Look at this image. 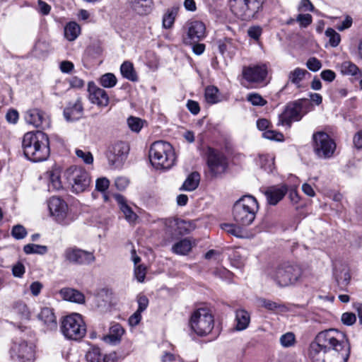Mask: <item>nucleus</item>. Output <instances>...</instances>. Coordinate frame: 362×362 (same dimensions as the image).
Returning a JSON list of instances; mask_svg holds the SVG:
<instances>
[{
	"mask_svg": "<svg viewBox=\"0 0 362 362\" xmlns=\"http://www.w3.org/2000/svg\"><path fill=\"white\" fill-rule=\"evenodd\" d=\"M313 150L318 158H329L336 149L334 140L325 132H318L313 134Z\"/></svg>",
	"mask_w": 362,
	"mask_h": 362,
	"instance_id": "nucleus-10",
	"label": "nucleus"
},
{
	"mask_svg": "<svg viewBox=\"0 0 362 362\" xmlns=\"http://www.w3.org/2000/svg\"><path fill=\"white\" fill-rule=\"evenodd\" d=\"M117 78L112 73H107L100 78V84L107 88H112L117 84Z\"/></svg>",
	"mask_w": 362,
	"mask_h": 362,
	"instance_id": "nucleus-43",
	"label": "nucleus"
},
{
	"mask_svg": "<svg viewBox=\"0 0 362 362\" xmlns=\"http://www.w3.org/2000/svg\"><path fill=\"white\" fill-rule=\"evenodd\" d=\"M149 159L156 169H170L175 162V154L172 145L165 141L153 143L149 150Z\"/></svg>",
	"mask_w": 362,
	"mask_h": 362,
	"instance_id": "nucleus-3",
	"label": "nucleus"
},
{
	"mask_svg": "<svg viewBox=\"0 0 362 362\" xmlns=\"http://www.w3.org/2000/svg\"><path fill=\"white\" fill-rule=\"evenodd\" d=\"M49 189L51 188L53 190H59L62 188V183L60 179V171L58 169H54L49 173Z\"/></svg>",
	"mask_w": 362,
	"mask_h": 362,
	"instance_id": "nucleus-39",
	"label": "nucleus"
},
{
	"mask_svg": "<svg viewBox=\"0 0 362 362\" xmlns=\"http://www.w3.org/2000/svg\"><path fill=\"white\" fill-rule=\"evenodd\" d=\"M207 163L211 172L214 175L223 173L228 165L226 157L214 148L208 149Z\"/></svg>",
	"mask_w": 362,
	"mask_h": 362,
	"instance_id": "nucleus-16",
	"label": "nucleus"
},
{
	"mask_svg": "<svg viewBox=\"0 0 362 362\" xmlns=\"http://www.w3.org/2000/svg\"><path fill=\"white\" fill-rule=\"evenodd\" d=\"M325 35L329 37V44L332 47H337L340 42V35L332 28H327Z\"/></svg>",
	"mask_w": 362,
	"mask_h": 362,
	"instance_id": "nucleus-46",
	"label": "nucleus"
},
{
	"mask_svg": "<svg viewBox=\"0 0 362 362\" xmlns=\"http://www.w3.org/2000/svg\"><path fill=\"white\" fill-rule=\"evenodd\" d=\"M129 185V180L124 177H119L115 181V186L118 190H124Z\"/></svg>",
	"mask_w": 362,
	"mask_h": 362,
	"instance_id": "nucleus-60",
	"label": "nucleus"
},
{
	"mask_svg": "<svg viewBox=\"0 0 362 362\" xmlns=\"http://www.w3.org/2000/svg\"><path fill=\"white\" fill-rule=\"evenodd\" d=\"M334 276L338 287L341 291L345 290L351 280L349 269L346 265L336 267L334 271Z\"/></svg>",
	"mask_w": 362,
	"mask_h": 362,
	"instance_id": "nucleus-24",
	"label": "nucleus"
},
{
	"mask_svg": "<svg viewBox=\"0 0 362 362\" xmlns=\"http://www.w3.org/2000/svg\"><path fill=\"white\" fill-rule=\"evenodd\" d=\"M247 100L250 102L252 105L256 106H264L267 104V100H264L259 94L255 93L248 94Z\"/></svg>",
	"mask_w": 362,
	"mask_h": 362,
	"instance_id": "nucleus-47",
	"label": "nucleus"
},
{
	"mask_svg": "<svg viewBox=\"0 0 362 362\" xmlns=\"http://www.w3.org/2000/svg\"><path fill=\"white\" fill-rule=\"evenodd\" d=\"M259 206L256 199L250 195L243 196L233 206V219L238 225H251L258 211Z\"/></svg>",
	"mask_w": 362,
	"mask_h": 362,
	"instance_id": "nucleus-4",
	"label": "nucleus"
},
{
	"mask_svg": "<svg viewBox=\"0 0 362 362\" xmlns=\"http://www.w3.org/2000/svg\"><path fill=\"white\" fill-rule=\"evenodd\" d=\"M296 21L300 23V25L303 28H306L311 24L313 18L310 14H298Z\"/></svg>",
	"mask_w": 362,
	"mask_h": 362,
	"instance_id": "nucleus-52",
	"label": "nucleus"
},
{
	"mask_svg": "<svg viewBox=\"0 0 362 362\" xmlns=\"http://www.w3.org/2000/svg\"><path fill=\"white\" fill-rule=\"evenodd\" d=\"M302 271L298 265L283 264L270 272V277L279 286H288L296 283L301 276Z\"/></svg>",
	"mask_w": 362,
	"mask_h": 362,
	"instance_id": "nucleus-7",
	"label": "nucleus"
},
{
	"mask_svg": "<svg viewBox=\"0 0 362 362\" xmlns=\"http://www.w3.org/2000/svg\"><path fill=\"white\" fill-rule=\"evenodd\" d=\"M320 75H321L322 78L324 81H329V82L333 81L336 77L335 73L330 69H327V70L322 71L321 72Z\"/></svg>",
	"mask_w": 362,
	"mask_h": 362,
	"instance_id": "nucleus-64",
	"label": "nucleus"
},
{
	"mask_svg": "<svg viewBox=\"0 0 362 362\" xmlns=\"http://www.w3.org/2000/svg\"><path fill=\"white\" fill-rule=\"evenodd\" d=\"M47 247L45 245H36L33 243L27 244L23 247V251L27 255H45L47 252Z\"/></svg>",
	"mask_w": 362,
	"mask_h": 362,
	"instance_id": "nucleus-41",
	"label": "nucleus"
},
{
	"mask_svg": "<svg viewBox=\"0 0 362 362\" xmlns=\"http://www.w3.org/2000/svg\"><path fill=\"white\" fill-rule=\"evenodd\" d=\"M87 362H104L103 354L100 348L91 347L86 355Z\"/></svg>",
	"mask_w": 362,
	"mask_h": 362,
	"instance_id": "nucleus-40",
	"label": "nucleus"
},
{
	"mask_svg": "<svg viewBox=\"0 0 362 362\" xmlns=\"http://www.w3.org/2000/svg\"><path fill=\"white\" fill-rule=\"evenodd\" d=\"M306 74H310L307 70L298 67L296 68L288 73L287 85L291 83L297 88H300L301 82L305 78Z\"/></svg>",
	"mask_w": 362,
	"mask_h": 362,
	"instance_id": "nucleus-30",
	"label": "nucleus"
},
{
	"mask_svg": "<svg viewBox=\"0 0 362 362\" xmlns=\"http://www.w3.org/2000/svg\"><path fill=\"white\" fill-rule=\"evenodd\" d=\"M69 85L71 88H81L84 86V81L77 76H73L69 80Z\"/></svg>",
	"mask_w": 362,
	"mask_h": 362,
	"instance_id": "nucleus-63",
	"label": "nucleus"
},
{
	"mask_svg": "<svg viewBox=\"0 0 362 362\" xmlns=\"http://www.w3.org/2000/svg\"><path fill=\"white\" fill-rule=\"evenodd\" d=\"M235 329L243 331L250 324V315L247 311L244 309L237 310L235 312Z\"/></svg>",
	"mask_w": 362,
	"mask_h": 362,
	"instance_id": "nucleus-31",
	"label": "nucleus"
},
{
	"mask_svg": "<svg viewBox=\"0 0 362 362\" xmlns=\"http://www.w3.org/2000/svg\"><path fill=\"white\" fill-rule=\"evenodd\" d=\"M127 124L132 131L139 132L143 127L144 122L141 119L132 116L128 118Z\"/></svg>",
	"mask_w": 362,
	"mask_h": 362,
	"instance_id": "nucleus-45",
	"label": "nucleus"
},
{
	"mask_svg": "<svg viewBox=\"0 0 362 362\" xmlns=\"http://www.w3.org/2000/svg\"><path fill=\"white\" fill-rule=\"evenodd\" d=\"M350 349L346 334L329 329L318 333L310 344L309 356L313 362H346Z\"/></svg>",
	"mask_w": 362,
	"mask_h": 362,
	"instance_id": "nucleus-1",
	"label": "nucleus"
},
{
	"mask_svg": "<svg viewBox=\"0 0 362 362\" xmlns=\"http://www.w3.org/2000/svg\"><path fill=\"white\" fill-rule=\"evenodd\" d=\"M11 356L18 362L30 361L33 357V349L25 341L14 344L11 349Z\"/></svg>",
	"mask_w": 362,
	"mask_h": 362,
	"instance_id": "nucleus-19",
	"label": "nucleus"
},
{
	"mask_svg": "<svg viewBox=\"0 0 362 362\" xmlns=\"http://www.w3.org/2000/svg\"><path fill=\"white\" fill-rule=\"evenodd\" d=\"M192 247V242L189 240L185 238L173 245L172 250L175 254L185 255L190 252Z\"/></svg>",
	"mask_w": 362,
	"mask_h": 362,
	"instance_id": "nucleus-36",
	"label": "nucleus"
},
{
	"mask_svg": "<svg viewBox=\"0 0 362 362\" xmlns=\"http://www.w3.org/2000/svg\"><path fill=\"white\" fill-rule=\"evenodd\" d=\"M259 163L262 168L268 173L274 169V158L269 155H262L259 158Z\"/></svg>",
	"mask_w": 362,
	"mask_h": 362,
	"instance_id": "nucleus-42",
	"label": "nucleus"
},
{
	"mask_svg": "<svg viewBox=\"0 0 362 362\" xmlns=\"http://www.w3.org/2000/svg\"><path fill=\"white\" fill-rule=\"evenodd\" d=\"M113 197L119 204V209L123 213L125 219L131 224L135 223L138 218V216L127 204L124 197L119 194H113Z\"/></svg>",
	"mask_w": 362,
	"mask_h": 362,
	"instance_id": "nucleus-25",
	"label": "nucleus"
},
{
	"mask_svg": "<svg viewBox=\"0 0 362 362\" xmlns=\"http://www.w3.org/2000/svg\"><path fill=\"white\" fill-rule=\"evenodd\" d=\"M166 225L171 228L175 235H185L194 229V224L192 221H187L179 218L168 220Z\"/></svg>",
	"mask_w": 362,
	"mask_h": 362,
	"instance_id": "nucleus-20",
	"label": "nucleus"
},
{
	"mask_svg": "<svg viewBox=\"0 0 362 362\" xmlns=\"http://www.w3.org/2000/svg\"><path fill=\"white\" fill-rule=\"evenodd\" d=\"M262 136L267 139L276 141H281L284 137L282 134L273 130H266Z\"/></svg>",
	"mask_w": 362,
	"mask_h": 362,
	"instance_id": "nucleus-53",
	"label": "nucleus"
},
{
	"mask_svg": "<svg viewBox=\"0 0 362 362\" xmlns=\"http://www.w3.org/2000/svg\"><path fill=\"white\" fill-rule=\"evenodd\" d=\"M295 341V335L292 332H287L280 337V343L284 347L292 346Z\"/></svg>",
	"mask_w": 362,
	"mask_h": 362,
	"instance_id": "nucleus-48",
	"label": "nucleus"
},
{
	"mask_svg": "<svg viewBox=\"0 0 362 362\" xmlns=\"http://www.w3.org/2000/svg\"><path fill=\"white\" fill-rule=\"evenodd\" d=\"M88 98L93 104H95L100 107H106L109 104V96L107 92L98 87L93 82L88 83Z\"/></svg>",
	"mask_w": 362,
	"mask_h": 362,
	"instance_id": "nucleus-18",
	"label": "nucleus"
},
{
	"mask_svg": "<svg viewBox=\"0 0 362 362\" xmlns=\"http://www.w3.org/2000/svg\"><path fill=\"white\" fill-rule=\"evenodd\" d=\"M24 119L28 124L42 129L49 128L51 124L49 115L38 108L27 110L24 115Z\"/></svg>",
	"mask_w": 362,
	"mask_h": 362,
	"instance_id": "nucleus-14",
	"label": "nucleus"
},
{
	"mask_svg": "<svg viewBox=\"0 0 362 362\" xmlns=\"http://www.w3.org/2000/svg\"><path fill=\"white\" fill-rule=\"evenodd\" d=\"M240 225L224 223L221 228L228 234H231L239 238H250L252 235L246 230L243 229Z\"/></svg>",
	"mask_w": 362,
	"mask_h": 362,
	"instance_id": "nucleus-28",
	"label": "nucleus"
},
{
	"mask_svg": "<svg viewBox=\"0 0 362 362\" xmlns=\"http://www.w3.org/2000/svg\"><path fill=\"white\" fill-rule=\"evenodd\" d=\"M11 234L14 238L21 240L27 235V230L23 226L16 225L13 227Z\"/></svg>",
	"mask_w": 362,
	"mask_h": 362,
	"instance_id": "nucleus-49",
	"label": "nucleus"
},
{
	"mask_svg": "<svg viewBox=\"0 0 362 362\" xmlns=\"http://www.w3.org/2000/svg\"><path fill=\"white\" fill-rule=\"evenodd\" d=\"M124 330L119 324H114L110 328L109 334L103 337L104 341H109L112 344H116L120 341L122 336L124 334Z\"/></svg>",
	"mask_w": 362,
	"mask_h": 362,
	"instance_id": "nucleus-32",
	"label": "nucleus"
},
{
	"mask_svg": "<svg viewBox=\"0 0 362 362\" xmlns=\"http://www.w3.org/2000/svg\"><path fill=\"white\" fill-rule=\"evenodd\" d=\"M248 35L255 40H258L262 34V28L259 26L250 27L247 30Z\"/></svg>",
	"mask_w": 362,
	"mask_h": 362,
	"instance_id": "nucleus-61",
	"label": "nucleus"
},
{
	"mask_svg": "<svg viewBox=\"0 0 362 362\" xmlns=\"http://www.w3.org/2000/svg\"><path fill=\"white\" fill-rule=\"evenodd\" d=\"M308 103V99H301L288 103L283 112L279 115L277 124L290 127L293 122L300 120L304 114L303 107Z\"/></svg>",
	"mask_w": 362,
	"mask_h": 362,
	"instance_id": "nucleus-11",
	"label": "nucleus"
},
{
	"mask_svg": "<svg viewBox=\"0 0 362 362\" xmlns=\"http://www.w3.org/2000/svg\"><path fill=\"white\" fill-rule=\"evenodd\" d=\"M109 185H110L109 180L105 177H101V178H98L96 180L95 188L98 191L103 192L106 189H107V188L109 187Z\"/></svg>",
	"mask_w": 362,
	"mask_h": 362,
	"instance_id": "nucleus-54",
	"label": "nucleus"
},
{
	"mask_svg": "<svg viewBox=\"0 0 362 362\" xmlns=\"http://www.w3.org/2000/svg\"><path fill=\"white\" fill-rule=\"evenodd\" d=\"M76 154L86 164H91L93 161V157L89 151H83L81 149H77L76 150Z\"/></svg>",
	"mask_w": 362,
	"mask_h": 362,
	"instance_id": "nucleus-51",
	"label": "nucleus"
},
{
	"mask_svg": "<svg viewBox=\"0 0 362 362\" xmlns=\"http://www.w3.org/2000/svg\"><path fill=\"white\" fill-rule=\"evenodd\" d=\"M137 303L139 305L137 311L142 313L148 305V299L146 296L141 295L137 297Z\"/></svg>",
	"mask_w": 362,
	"mask_h": 362,
	"instance_id": "nucleus-59",
	"label": "nucleus"
},
{
	"mask_svg": "<svg viewBox=\"0 0 362 362\" xmlns=\"http://www.w3.org/2000/svg\"><path fill=\"white\" fill-rule=\"evenodd\" d=\"M130 8L139 15L149 13L153 8V0H128Z\"/></svg>",
	"mask_w": 362,
	"mask_h": 362,
	"instance_id": "nucleus-27",
	"label": "nucleus"
},
{
	"mask_svg": "<svg viewBox=\"0 0 362 362\" xmlns=\"http://www.w3.org/2000/svg\"><path fill=\"white\" fill-rule=\"evenodd\" d=\"M37 11L43 16H47L50 13L51 6L42 0L37 1Z\"/></svg>",
	"mask_w": 362,
	"mask_h": 362,
	"instance_id": "nucleus-55",
	"label": "nucleus"
},
{
	"mask_svg": "<svg viewBox=\"0 0 362 362\" xmlns=\"http://www.w3.org/2000/svg\"><path fill=\"white\" fill-rule=\"evenodd\" d=\"M199 182V173L197 172H193L187 176L180 189L188 192L194 191L198 187Z\"/></svg>",
	"mask_w": 362,
	"mask_h": 362,
	"instance_id": "nucleus-33",
	"label": "nucleus"
},
{
	"mask_svg": "<svg viewBox=\"0 0 362 362\" xmlns=\"http://www.w3.org/2000/svg\"><path fill=\"white\" fill-rule=\"evenodd\" d=\"M64 175L76 193L84 192L90 185V178L87 171L77 166L68 168Z\"/></svg>",
	"mask_w": 362,
	"mask_h": 362,
	"instance_id": "nucleus-9",
	"label": "nucleus"
},
{
	"mask_svg": "<svg viewBox=\"0 0 362 362\" xmlns=\"http://www.w3.org/2000/svg\"><path fill=\"white\" fill-rule=\"evenodd\" d=\"M134 275L139 282H143L146 276V267L143 265L137 266L134 269Z\"/></svg>",
	"mask_w": 362,
	"mask_h": 362,
	"instance_id": "nucleus-58",
	"label": "nucleus"
},
{
	"mask_svg": "<svg viewBox=\"0 0 362 362\" xmlns=\"http://www.w3.org/2000/svg\"><path fill=\"white\" fill-rule=\"evenodd\" d=\"M129 147L124 142L115 143L109 150L107 158L111 165L122 161L123 158L128 153Z\"/></svg>",
	"mask_w": 362,
	"mask_h": 362,
	"instance_id": "nucleus-21",
	"label": "nucleus"
},
{
	"mask_svg": "<svg viewBox=\"0 0 362 362\" xmlns=\"http://www.w3.org/2000/svg\"><path fill=\"white\" fill-rule=\"evenodd\" d=\"M63 257L66 262L75 265H89L95 260L93 252L76 247L66 248Z\"/></svg>",
	"mask_w": 362,
	"mask_h": 362,
	"instance_id": "nucleus-12",
	"label": "nucleus"
},
{
	"mask_svg": "<svg viewBox=\"0 0 362 362\" xmlns=\"http://www.w3.org/2000/svg\"><path fill=\"white\" fill-rule=\"evenodd\" d=\"M83 106L81 100L78 99L74 103H69L64 110V115L68 122H74L80 119L83 115Z\"/></svg>",
	"mask_w": 362,
	"mask_h": 362,
	"instance_id": "nucleus-26",
	"label": "nucleus"
},
{
	"mask_svg": "<svg viewBox=\"0 0 362 362\" xmlns=\"http://www.w3.org/2000/svg\"><path fill=\"white\" fill-rule=\"evenodd\" d=\"M340 71L344 75L361 77L362 74L358 67L350 61H345L340 66Z\"/></svg>",
	"mask_w": 362,
	"mask_h": 362,
	"instance_id": "nucleus-35",
	"label": "nucleus"
},
{
	"mask_svg": "<svg viewBox=\"0 0 362 362\" xmlns=\"http://www.w3.org/2000/svg\"><path fill=\"white\" fill-rule=\"evenodd\" d=\"M189 325L191 330L198 336H206L214 326V317L211 310L206 307L194 310L190 315Z\"/></svg>",
	"mask_w": 362,
	"mask_h": 362,
	"instance_id": "nucleus-5",
	"label": "nucleus"
},
{
	"mask_svg": "<svg viewBox=\"0 0 362 362\" xmlns=\"http://www.w3.org/2000/svg\"><path fill=\"white\" fill-rule=\"evenodd\" d=\"M287 192L288 187L284 185L269 187L265 191V196L268 204L270 205H276L284 197Z\"/></svg>",
	"mask_w": 362,
	"mask_h": 362,
	"instance_id": "nucleus-23",
	"label": "nucleus"
},
{
	"mask_svg": "<svg viewBox=\"0 0 362 362\" xmlns=\"http://www.w3.org/2000/svg\"><path fill=\"white\" fill-rule=\"evenodd\" d=\"M259 303L262 307H264L269 310H275L280 306L278 303L265 298L259 299Z\"/></svg>",
	"mask_w": 362,
	"mask_h": 362,
	"instance_id": "nucleus-56",
	"label": "nucleus"
},
{
	"mask_svg": "<svg viewBox=\"0 0 362 362\" xmlns=\"http://www.w3.org/2000/svg\"><path fill=\"white\" fill-rule=\"evenodd\" d=\"M243 77L247 81L252 83H260L263 82L267 75V66L266 64H256L244 66L242 71Z\"/></svg>",
	"mask_w": 362,
	"mask_h": 362,
	"instance_id": "nucleus-17",
	"label": "nucleus"
},
{
	"mask_svg": "<svg viewBox=\"0 0 362 362\" xmlns=\"http://www.w3.org/2000/svg\"><path fill=\"white\" fill-rule=\"evenodd\" d=\"M298 9V11H313L314 6L313 5L310 0H301Z\"/></svg>",
	"mask_w": 362,
	"mask_h": 362,
	"instance_id": "nucleus-62",
	"label": "nucleus"
},
{
	"mask_svg": "<svg viewBox=\"0 0 362 362\" xmlns=\"http://www.w3.org/2000/svg\"><path fill=\"white\" fill-rule=\"evenodd\" d=\"M120 71L123 77L131 81H136L138 80L133 64L129 62H124L121 65Z\"/></svg>",
	"mask_w": 362,
	"mask_h": 362,
	"instance_id": "nucleus-38",
	"label": "nucleus"
},
{
	"mask_svg": "<svg viewBox=\"0 0 362 362\" xmlns=\"http://www.w3.org/2000/svg\"><path fill=\"white\" fill-rule=\"evenodd\" d=\"M264 0H230L233 13L243 21H250L262 10Z\"/></svg>",
	"mask_w": 362,
	"mask_h": 362,
	"instance_id": "nucleus-8",
	"label": "nucleus"
},
{
	"mask_svg": "<svg viewBox=\"0 0 362 362\" xmlns=\"http://www.w3.org/2000/svg\"><path fill=\"white\" fill-rule=\"evenodd\" d=\"M206 37V26L202 21L192 20L186 23L182 37L185 45L199 42Z\"/></svg>",
	"mask_w": 362,
	"mask_h": 362,
	"instance_id": "nucleus-13",
	"label": "nucleus"
},
{
	"mask_svg": "<svg viewBox=\"0 0 362 362\" xmlns=\"http://www.w3.org/2000/svg\"><path fill=\"white\" fill-rule=\"evenodd\" d=\"M37 318L45 326L46 330L53 331L57 328V317L51 308H42L37 315Z\"/></svg>",
	"mask_w": 362,
	"mask_h": 362,
	"instance_id": "nucleus-22",
	"label": "nucleus"
},
{
	"mask_svg": "<svg viewBox=\"0 0 362 362\" xmlns=\"http://www.w3.org/2000/svg\"><path fill=\"white\" fill-rule=\"evenodd\" d=\"M177 11L178 8L175 7L167 9L162 19V26L163 28L170 29L173 26Z\"/></svg>",
	"mask_w": 362,
	"mask_h": 362,
	"instance_id": "nucleus-34",
	"label": "nucleus"
},
{
	"mask_svg": "<svg viewBox=\"0 0 362 362\" xmlns=\"http://www.w3.org/2000/svg\"><path fill=\"white\" fill-rule=\"evenodd\" d=\"M48 208L50 215L56 221L62 224H66L68 214V205L62 199L57 197H52L48 201Z\"/></svg>",
	"mask_w": 362,
	"mask_h": 362,
	"instance_id": "nucleus-15",
	"label": "nucleus"
},
{
	"mask_svg": "<svg viewBox=\"0 0 362 362\" xmlns=\"http://www.w3.org/2000/svg\"><path fill=\"white\" fill-rule=\"evenodd\" d=\"M218 90L214 86H208L205 90V99L208 103L214 104L218 101Z\"/></svg>",
	"mask_w": 362,
	"mask_h": 362,
	"instance_id": "nucleus-44",
	"label": "nucleus"
},
{
	"mask_svg": "<svg viewBox=\"0 0 362 362\" xmlns=\"http://www.w3.org/2000/svg\"><path fill=\"white\" fill-rule=\"evenodd\" d=\"M60 331L66 339L78 341L86 335V326L80 314L72 313L62 319Z\"/></svg>",
	"mask_w": 362,
	"mask_h": 362,
	"instance_id": "nucleus-6",
	"label": "nucleus"
},
{
	"mask_svg": "<svg viewBox=\"0 0 362 362\" xmlns=\"http://www.w3.org/2000/svg\"><path fill=\"white\" fill-rule=\"evenodd\" d=\"M356 317L352 313H345L341 315V321L346 325H352L356 322Z\"/></svg>",
	"mask_w": 362,
	"mask_h": 362,
	"instance_id": "nucleus-57",
	"label": "nucleus"
},
{
	"mask_svg": "<svg viewBox=\"0 0 362 362\" xmlns=\"http://www.w3.org/2000/svg\"><path fill=\"white\" fill-rule=\"evenodd\" d=\"M81 33L80 26L75 22H70L64 28V36L69 41H74Z\"/></svg>",
	"mask_w": 362,
	"mask_h": 362,
	"instance_id": "nucleus-37",
	"label": "nucleus"
},
{
	"mask_svg": "<svg viewBox=\"0 0 362 362\" xmlns=\"http://www.w3.org/2000/svg\"><path fill=\"white\" fill-rule=\"evenodd\" d=\"M22 147L25 156L33 162L45 160L49 156V138L42 131L25 133L23 138Z\"/></svg>",
	"mask_w": 362,
	"mask_h": 362,
	"instance_id": "nucleus-2",
	"label": "nucleus"
},
{
	"mask_svg": "<svg viewBox=\"0 0 362 362\" xmlns=\"http://www.w3.org/2000/svg\"><path fill=\"white\" fill-rule=\"evenodd\" d=\"M60 294L64 300L76 303H83L85 301L84 295L73 288H63L60 291Z\"/></svg>",
	"mask_w": 362,
	"mask_h": 362,
	"instance_id": "nucleus-29",
	"label": "nucleus"
},
{
	"mask_svg": "<svg viewBox=\"0 0 362 362\" xmlns=\"http://www.w3.org/2000/svg\"><path fill=\"white\" fill-rule=\"evenodd\" d=\"M306 66L312 71H317L322 67V63L315 57H310L306 62Z\"/></svg>",
	"mask_w": 362,
	"mask_h": 362,
	"instance_id": "nucleus-50",
	"label": "nucleus"
}]
</instances>
